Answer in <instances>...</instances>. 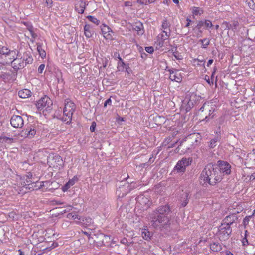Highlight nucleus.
<instances>
[{
    "label": "nucleus",
    "mask_w": 255,
    "mask_h": 255,
    "mask_svg": "<svg viewBox=\"0 0 255 255\" xmlns=\"http://www.w3.org/2000/svg\"><path fill=\"white\" fill-rule=\"evenodd\" d=\"M170 212V209L168 205L157 208L150 214L151 226L156 229L160 230L169 227L170 223L168 215Z\"/></svg>",
    "instance_id": "nucleus-1"
},
{
    "label": "nucleus",
    "mask_w": 255,
    "mask_h": 255,
    "mask_svg": "<svg viewBox=\"0 0 255 255\" xmlns=\"http://www.w3.org/2000/svg\"><path fill=\"white\" fill-rule=\"evenodd\" d=\"M200 179L204 184L215 185L221 181V174L215 165L210 163L206 165L202 170Z\"/></svg>",
    "instance_id": "nucleus-2"
},
{
    "label": "nucleus",
    "mask_w": 255,
    "mask_h": 255,
    "mask_svg": "<svg viewBox=\"0 0 255 255\" xmlns=\"http://www.w3.org/2000/svg\"><path fill=\"white\" fill-rule=\"evenodd\" d=\"M201 138L197 133H194L186 137L180 142V144L176 150L179 151L181 150L182 153L187 152L192 150L200 143Z\"/></svg>",
    "instance_id": "nucleus-3"
},
{
    "label": "nucleus",
    "mask_w": 255,
    "mask_h": 255,
    "mask_svg": "<svg viewBox=\"0 0 255 255\" xmlns=\"http://www.w3.org/2000/svg\"><path fill=\"white\" fill-rule=\"evenodd\" d=\"M75 108L76 106L73 102L69 99H66L65 101V106L63 110V115L60 119L62 121L65 122L67 124L70 123Z\"/></svg>",
    "instance_id": "nucleus-4"
},
{
    "label": "nucleus",
    "mask_w": 255,
    "mask_h": 255,
    "mask_svg": "<svg viewBox=\"0 0 255 255\" xmlns=\"http://www.w3.org/2000/svg\"><path fill=\"white\" fill-rule=\"evenodd\" d=\"M214 111L215 108L212 107V105L205 103L199 109V114L202 117H205L203 120L208 121L214 117Z\"/></svg>",
    "instance_id": "nucleus-5"
},
{
    "label": "nucleus",
    "mask_w": 255,
    "mask_h": 255,
    "mask_svg": "<svg viewBox=\"0 0 255 255\" xmlns=\"http://www.w3.org/2000/svg\"><path fill=\"white\" fill-rule=\"evenodd\" d=\"M232 232L231 226L228 224L222 223L219 227L218 236L221 240H226L229 238Z\"/></svg>",
    "instance_id": "nucleus-6"
},
{
    "label": "nucleus",
    "mask_w": 255,
    "mask_h": 255,
    "mask_svg": "<svg viewBox=\"0 0 255 255\" xmlns=\"http://www.w3.org/2000/svg\"><path fill=\"white\" fill-rule=\"evenodd\" d=\"M215 166L218 169L221 174V180L224 175H228L231 173V165L227 162L219 160Z\"/></svg>",
    "instance_id": "nucleus-7"
},
{
    "label": "nucleus",
    "mask_w": 255,
    "mask_h": 255,
    "mask_svg": "<svg viewBox=\"0 0 255 255\" xmlns=\"http://www.w3.org/2000/svg\"><path fill=\"white\" fill-rule=\"evenodd\" d=\"M16 52L14 50H9V52L6 57H8L10 60L12 61V64L13 65V67L15 69H19L24 67V59L22 60V62H20V59H17L16 57Z\"/></svg>",
    "instance_id": "nucleus-8"
},
{
    "label": "nucleus",
    "mask_w": 255,
    "mask_h": 255,
    "mask_svg": "<svg viewBox=\"0 0 255 255\" xmlns=\"http://www.w3.org/2000/svg\"><path fill=\"white\" fill-rule=\"evenodd\" d=\"M192 160V159L190 158H182L181 160L178 161L174 170L178 173L185 172L186 168L191 164Z\"/></svg>",
    "instance_id": "nucleus-9"
},
{
    "label": "nucleus",
    "mask_w": 255,
    "mask_h": 255,
    "mask_svg": "<svg viewBox=\"0 0 255 255\" xmlns=\"http://www.w3.org/2000/svg\"><path fill=\"white\" fill-rule=\"evenodd\" d=\"M195 103V101L194 99H192V96L187 95L182 101L180 110L185 112L189 111L193 107Z\"/></svg>",
    "instance_id": "nucleus-10"
},
{
    "label": "nucleus",
    "mask_w": 255,
    "mask_h": 255,
    "mask_svg": "<svg viewBox=\"0 0 255 255\" xmlns=\"http://www.w3.org/2000/svg\"><path fill=\"white\" fill-rule=\"evenodd\" d=\"M52 105L51 99L47 96H44L39 99L36 103V107L38 109L41 110L44 108L47 109Z\"/></svg>",
    "instance_id": "nucleus-11"
},
{
    "label": "nucleus",
    "mask_w": 255,
    "mask_h": 255,
    "mask_svg": "<svg viewBox=\"0 0 255 255\" xmlns=\"http://www.w3.org/2000/svg\"><path fill=\"white\" fill-rule=\"evenodd\" d=\"M36 133V128L35 126L30 125L27 127L24 130L21 132L22 136L24 137H27L28 138H33Z\"/></svg>",
    "instance_id": "nucleus-12"
},
{
    "label": "nucleus",
    "mask_w": 255,
    "mask_h": 255,
    "mask_svg": "<svg viewBox=\"0 0 255 255\" xmlns=\"http://www.w3.org/2000/svg\"><path fill=\"white\" fill-rule=\"evenodd\" d=\"M10 123L15 128H20L24 124V121L20 116L13 115L10 120Z\"/></svg>",
    "instance_id": "nucleus-13"
},
{
    "label": "nucleus",
    "mask_w": 255,
    "mask_h": 255,
    "mask_svg": "<svg viewBox=\"0 0 255 255\" xmlns=\"http://www.w3.org/2000/svg\"><path fill=\"white\" fill-rule=\"evenodd\" d=\"M20 183L19 185L22 187H25L26 189L34 190L33 184H34L35 182L32 180H27L24 177H20Z\"/></svg>",
    "instance_id": "nucleus-14"
},
{
    "label": "nucleus",
    "mask_w": 255,
    "mask_h": 255,
    "mask_svg": "<svg viewBox=\"0 0 255 255\" xmlns=\"http://www.w3.org/2000/svg\"><path fill=\"white\" fill-rule=\"evenodd\" d=\"M121 186L122 187H119V188L117 190V194H118L119 196H120V194H119V192H121L122 191H124V192L122 194V197L130 192L133 189L135 188L134 186H132L131 184L129 185L128 183H125L124 185H122Z\"/></svg>",
    "instance_id": "nucleus-15"
},
{
    "label": "nucleus",
    "mask_w": 255,
    "mask_h": 255,
    "mask_svg": "<svg viewBox=\"0 0 255 255\" xmlns=\"http://www.w3.org/2000/svg\"><path fill=\"white\" fill-rule=\"evenodd\" d=\"M239 212L238 211H236L230 215L227 216L223 220L224 223L228 224L230 226L231 225L238 220V217L236 216V214Z\"/></svg>",
    "instance_id": "nucleus-16"
},
{
    "label": "nucleus",
    "mask_w": 255,
    "mask_h": 255,
    "mask_svg": "<svg viewBox=\"0 0 255 255\" xmlns=\"http://www.w3.org/2000/svg\"><path fill=\"white\" fill-rule=\"evenodd\" d=\"M88 5V3L83 0L78 1L75 5V10L79 13L82 14L84 13L86 6Z\"/></svg>",
    "instance_id": "nucleus-17"
},
{
    "label": "nucleus",
    "mask_w": 255,
    "mask_h": 255,
    "mask_svg": "<svg viewBox=\"0 0 255 255\" xmlns=\"http://www.w3.org/2000/svg\"><path fill=\"white\" fill-rule=\"evenodd\" d=\"M101 30L105 38L108 40H112L113 39L112 35L113 32L108 26L104 25L103 27L101 28Z\"/></svg>",
    "instance_id": "nucleus-18"
},
{
    "label": "nucleus",
    "mask_w": 255,
    "mask_h": 255,
    "mask_svg": "<svg viewBox=\"0 0 255 255\" xmlns=\"http://www.w3.org/2000/svg\"><path fill=\"white\" fill-rule=\"evenodd\" d=\"M132 29L137 31L138 35H142L144 32L143 24L140 22H135L132 26Z\"/></svg>",
    "instance_id": "nucleus-19"
},
{
    "label": "nucleus",
    "mask_w": 255,
    "mask_h": 255,
    "mask_svg": "<svg viewBox=\"0 0 255 255\" xmlns=\"http://www.w3.org/2000/svg\"><path fill=\"white\" fill-rule=\"evenodd\" d=\"M141 235L144 240L149 241L151 239L153 234L149 232L148 229L144 228L142 229Z\"/></svg>",
    "instance_id": "nucleus-20"
},
{
    "label": "nucleus",
    "mask_w": 255,
    "mask_h": 255,
    "mask_svg": "<svg viewBox=\"0 0 255 255\" xmlns=\"http://www.w3.org/2000/svg\"><path fill=\"white\" fill-rule=\"evenodd\" d=\"M169 78L172 81H175L178 83L181 82L182 79V76L181 75V74L179 72V70H178L174 74H171L169 76Z\"/></svg>",
    "instance_id": "nucleus-21"
},
{
    "label": "nucleus",
    "mask_w": 255,
    "mask_h": 255,
    "mask_svg": "<svg viewBox=\"0 0 255 255\" xmlns=\"http://www.w3.org/2000/svg\"><path fill=\"white\" fill-rule=\"evenodd\" d=\"M84 34L86 37L90 38L92 37L93 34V30L92 28V26L90 24H86L84 28Z\"/></svg>",
    "instance_id": "nucleus-22"
},
{
    "label": "nucleus",
    "mask_w": 255,
    "mask_h": 255,
    "mask_svg": "<svg viewBox=\"0 0 255 255\" xmlns=\"http://www.w3.org/2000/svg\"><path fill=\"white\" fill-rule=\"evenodd\" d=\"M52 161L54 162V164H53L54 167L62 166V165L63 164V160H62L61 157L58 155L54 156L53 157ZM51 164H53V163H51Z\"/></svg>",
    "instance_id": "nucleus-23"
},
{
    "label": "nucleus",
    "mask_w": 255,
    "mask_h": 255,
    "mask_svg": "<svg viewBox=\"0 0 255 255\" xmlns=\"http://www.w3.org/2000/svg\"><path fill=\"white\" fill-rule=\"evenodd\" d=\"M18 95L21 98H26L31 95V91L28 89H24L18 92Z\"/></svg>",
    "instance_id": "nucleus-24"
},
{
    "label": "nucleus",
    "mask_w": 255,
    "mask_h": 255,
    "mask_svg": "<svg viewBox=\"0 0 255 255\" xmlns=\"http://www.w3.org/2000/svg\"><path fill=\"white\" fill-rule=\"evenodd\" d=\"M14 142V139L12 137H8L5 136H2L0 137V143H6L10 144Z\"/></svg>",
    "instance_id": "nucleus-25"
},
{
    "label": "nucleus",
    "mask_w": 255,
    "mask_h": 255,
    "mask_svg": "<svg viewBox=\"0 0 255 255\" xmlns=\"http://www.w3.org/2000/svg\"><path fill=\"white\" fill-rule=\"evenodd\" d=\"M210 249L214 252H219L221 250L222 247L219 243L214 242L210 245Z\"/></svg>",
    "instance_id": "nucleus-26"
},
{
    "label": "nucleus",
    "mask_w": 255,
    "mask_h": 255,
    "mask_svg": "<svg viewBox=\"0 0 255 255\" xmlns=\"http://www.w3.org/2000/svg\"><path fill=\"white\" fill-rule=\"evenodd\" d=\"M67 217L69 219H77V221H76V222L78 224L80 223L81 220V217H78L77 213L76 212H71L68 213L67 215Z\"/></svg>",
    "instance_id": "nucleus-27"
},
{
    "label": "nucleus",
    "mask_w": 255,
    "mask_h": 255,
    "mask_svg": "<svg viewBox=\"0 0 255 255\" xmlns=\"http://www.w3.org/2000/svg\"><path fill=\"white\" fill-rule=\"evenodd\" d=\"M74 183L75 181L74 179L70 180L62 187V191L63 192L67 191L71 186L74 184Z\"/></svg>",
    "instance_id": "nucleus-28"
},
{
    "label": "nucleus",
    "mask_w": 255,
    "mask_h": 255,
    "mask_svg": "<svg viewBox=\"0 0 255 255\" xmlns=\"http://www.w3.org/2000/svg\"><path fill=\"white\" fill-rule=\"evenodd\" d=\"M117 68L119 71H123L125 70V69H126V65L123 61V60L121 58V57H119V62L118 63Z\"/></svg>",
    "instance_id": "nucleus-29"
},
{
    "label": "nucleus",
    "mask_w": 255,
    "mask_h": 255,
    "mask_svg": "<svg viewBox=\"0 0 255 255\" xmlns=\"http://www.w3.org/2000/svg\"><path fill=\"white\" fill-rule=\"evenodd\" d=\"M37 51L39 52L40 56L42 58H44L46 57V52L42 48V44L40 43H37Z\"/></svg>",
    "instance_id": "nucleus-30"
},
{
    "label": "nucleus",
    "mask_w": 255,
    "mask_h": 255,
    "mask_svg": "<svg viewBox=\"0 0 255 255\" xmlns=\"http://www.w3.org/2000/svg\"><path fill=\"white\" fill-rule=\"evenodd\" d=\"M220 141V138L218 136L215 137L210 141L209 146L211 148H214L217 145V143Z\"/></svg>",
    "instance_id": "nucleus-31"
},
{
    "label": "nucleus",
    "mask_w": 255,
    "mask_h": 255,
    "mask_svg": "<svg viewBox=\"0 0 255 255\" xmlns=\"http://www.w3.org/2000/svg\"><path fill=\"white\" fill-rule=\"evenodd\" d=\"M192 12L193 14L198 15L202 14L203 13V10L199 7H192Z\"/></svg>",
    "instance_id": "nucleus-32"
},
{
    "label": "nucleus",
    "mask_w": 255,
    "mask_h": 255,
    "mask_svg": "<svg viewBox=\"0 0 255 255\" xmlns=\"http://www.w3.org/2000/svg\"><path fill=\"white\" fill-rule=\"evenodd\" d=\"M199 42L202 43V48L206 49L210 44V40L207 38L199 40Z\"/></svg>",
    "instance_id": "nucleus-33"
},
{
    "label": "nucleus",
    "mask_w": 255,
    "mask_h": 255,
    "mask_svg": "<svg viewBox=\"0 0 255 255\" xmlns=\"http://www.w3.org/2000/svg\"><path fill=\"white\" fill-rule=\"evenodd\" d=\"M81 223H82L86 226L90 225L93 223L92 219L91 218H81Z\"/></svg>",
    "instance_id": "nucleus-34"
},
{
    "label": "nucleus",
    "mask_w": 255,
    "mask_h": 255,
    "mask_svg": "<svg viewBox=\"0 0 255 255\" xmlns=\"http://www.w3.org/2000/svg\"><path fill=\"white\" fill-rule=\"evenodd\" d=\"M188 193L186 192V193H184L183 194V196H182V198L183 199V201L181 203V205L182 206V207H185L186 206V205L188 204Z\"/></svg>",
    "instance_id": "nucleus-35"
},
{
    "label": "nucleus",
    "mask_w": 255,
    "mask_h": 255,
    "mask_svg": "<svg viewBox=\"0 0 255 255\" xmlns=\"http://www.w3.org/2000/svg\"><path fill=\"white\" fill-rule=\"evenodd\" d=\"M230 28H231V30H236L239 26V22L237 20H234L231 21L230 22Z\"/></svg>",
    "instance_id": "nucleus-36"
},
{
    "label": "nucleus",
    "mask_w": 255,
    "mask_h": 255,
    "mask_svg": "<svg viewBox=\"0 0 255 255\" xmlns=\"http://www.w3.org/2000/svg\"><path fill=\"white\" fill-rule=\"evenodd\" d=\"M87 18L89 21H90L91 22L97 25H98L100 23V21L99 20H98L96 17H95L93 16H91V15L87 16Z\"/></svg>",
    "instance_id": "nucleus-37"
},
{
    "label": "nucleus",
    "mask_w": 255,
    "mask_h": 255,
    "mask_svg": "<svg viewBox=\"0 0 255 255\" xmlns=\"http://www.w3.org/2000/svg\"><path fill=\"white\" fill-rule=\"evenodd\" d=\"M9 52V49L5 46L0 47V54L7 56L8 53Z\"/></svg>",
    "instance_id": "nucleus-38"
},
{
    "label": "nucleus",
    "mask_w": 255,
    "mask_h": 255,
    "mask_svg": "<svg viewBox=\"0 0 255 255\" xmlns=\"http://www.w3.org/2000/svg\"><path fill=\"white\" fill-rule=\"evenodd\" d=\"M170 26V23L167 20H164L162 23V28L163 29L166 30L169 29Z\"/></svg>",
    "instance_id": "nucleus-39"
},
{
    "label": "nucleus",
    "mask_w": 255,
    "mask_h": 255,
    "mask_svg": "<svg viewBox=\"0 0 255 255\" xmlns=\"http://www.w3.org/2000/svg\"><path fill=\"white\" fill-rule=\"evenodd\" d=\"M10 76V74L9 73L1 72V73L0 74V77L3 79L4 80L8 79Z\"/></svg>",
    "instance_id": "nucleus-40"
},
{
    "label": "nucleus",
    "mask_w": 255,
    "mask_h": 255,
    "mask_svg": "<svg viewBox=\"0 0 255 255\" xmlns=\"http://www.w3.org/2000/svg\"><path fill=\"white\" fill-rule=\"evenodd\" d=\"M158 39H160L159 41V45H163L164 41L168 38H165V35L163 34H159L158 36Z\"/></svg>",
    "instance_id": "nucleus-41"
},
{
    "label": "nucleus",
    "mask_w": 255,
    "mask_h": 255,
    "mask_svg": "<svg viewBox=\"0 0 255 255\" xmlns=\"http://www.w3.org/2000/svg\"><path fill=\"white\" fill-rule=\"evenodd\" d=\"M204 25V21H202V20L199 21H198L196 27L193 29H195L196 28V29L199 30V32L200 33H202V31H201L200 30L202 28V27Z\"/></svg>",
    "instance_id": "nucleus-42"
},
{
    "label": "nucleus",
    "mask_w": 255,
    "mask_h": 255,
    "mask_svg": "<svg viewBox=\"0 0 255 255\" xmlns=\"http://www.w3.org/2000/svg\"><path fill=\"white\" fill-rule=\"evenodd\" d=\"M204 24L206 27L211 28L213 26L211 21L209 20L204 21Z\"/></svg>",
    "instance_id": "nucleus-43"
},
{
    "label": "nucleus",
    "mask_w": 255,
    "mask_h": 255,
    "mask_svg": "<svg viewBox=\"0 0 255 255\" xmlns=\"http://www.w3.org/2000/svg\"><path fill=\"white\" fill-rule=\"evenodd\" d=\"M222 25L225 27V29L230 30L231 29L230 28V23L228 22L227 21H224L223 22Z\"/></svg>",
    "instance_id": "nucleus-44"
},
{
    "label": "nucleus",
    "mask_w": 255,
    "mask_h": 255,
    "mask_svg": "<svg viewBox=\"0 0 255 255\" xmlns=\"http://www.w3.org/2000/svg\"><path fill=\"white\" fill-rule=\"evenodd\" d=\"M162 32L165 33V38H168L170 36L171 30L170 29L166 30L163 29Z\"/></svg>",
    "instance_id": "nucleus-45"
},
{
    "label": "nucleus",
    "mask_w": 255,
    "mask_h": 255,
    "mask_svg": "<svg viewBox=\"0 0 255 255\" xmlns=\"http://www.w3.org/2000/svg\"><path fill=\"white\" fill-rule=\"evenodd\" d=\"M252 216V215L245 217V218L243 220V224L244 225L248 224L250 219H251Z\"/></svg>",
    "instance_id": "nucleus-46"
},
{
    "label": "nucleus",
    "mask_w": 255,
    "mask_h": 255,
    "mask_svg": "<svg viewBox=\"0 0 255 255\" xmlns=\"http://www.w3.org/2000/svg\"><path fill=\"white\" fill-rule=\"evenodd\" d=\"M145 50L147 52L150 54L152 53L154 51L153 47L152 46L146 47Z\"/></svg>",
    "instance_id": "nucleus-47"
},
{
    "label": "nucleus",
    "mask_w": 255,
    "mask_h": 255,
    "mask_svg": "<svg viewBox=\"0 0 255 255\" xmlns=\"http://www.w3.org/2000/svg\"><path fill=\"white\" fill-rule=\"evenodd\" d=\"M96 126V123L95 122H93L91 124L90 127V130L91 132L95 131Z\"/></svg>",
    "instance_id": "nucleus-48"
},
{
    "label": "nucleus",
    "mask_w": 255,
    "mask_h": 255,
    "mask_svg": "<svg viewBox=\"0 0 255 255\" xmlns=\"http://www.w3.org/2000/svg\"><path fill=\"white\" fill-rule=\"evenodd\" d=\"M46 6L49 8L51 7L53 5L52 0H45Z\"/></svg>",
    "instance_id": "nucleus-49"
},
{
    "label": "nucleus",
    "mask_w": 255,
    "mask_h": 255,
    "mask_svg": "<svg viewBox=\"0 0 255 255\" xmlns=\"http://www.w3.org/2000/svg\"><path fill=\"white\" fill-rule=\"evenodd\" d=\"M248 4H249V7L251 9L255 10V4L253 3V1L252 0H251L250 1H249L248 2Z\"/></svg>",
    "instance_id": "nucleus-50"
},
{
    "label": "nucleus",
    "mask_w": 255,
    "mask_h": 255,
    "mask_svg": "<svg viewBox=\"0 0 255 255\" xmlns=\"http://www.w3.org/2000/svg\"><path fill=\"white\" fill-rule=\"evenodd\" d=\"M45 68V65L44 64H41L38 68V71L39 73H42L43 72V70Z\"/></svg>",
    "instance_id": "nucleus-51"
},
{
    "label": "nucleus",
    "mask_w": 255,
    "mask_h": 255,
    "mask_svg": "<svg viewBox=\"0 0 255 255\" xmlns=\"http://www.w3.org/2000/svg\"><path fill=\"white\" fill-rule=\"evenodd\" d=\"M64 207L65 208H66V209L63 210V212L64 213L67 212L71 210L72 208H73V207L71 205H68L65 206Z\"/></svg>",
    "instance_id": "nucleus-52"
},
{
    "label": "nucleus",
    "mask_w": 255,
    "mask_h": 255,
    "mask_svg": "<svg viewBox=\"0 0 255 255\" xmlns=\"http://www.w3.org/2000/svg\"><path fill=\"white\" fill-rule=\"evenodd\" d=\"M172 55L177 60H180L182 59L181 56L178 53V52H176L174 54H172Z\"/></svg>",
    "instance_id": "nucleus-53"
},
{
    "label": "nucleus",
    "mask_w": 255,
    "mask_h": 255,
    "mask_svg": "<svg viewBox=\"0 0 255 255\" xmlns=\"http://www.w3.org/2000/svg\"><path fill=\"white\" fill-rule=\"evenodd\" d=\"M23 177L25 178L27 180H32V175L31 173L29 172L27 175L23 176Z\"/></svg>",
    "instance_id": "nucleus-54"
},
{
    "label": "nucleus",
    "mask_w": 255,
    "mask_h": 255,
    "mask_svg": "<svg viewBox=\"0 0 255 255\" xmlns=\"http://www.w3.org/2000/svg\"><path fill=\"white\" fill-rule=\"evenodd\" d=\"M137 2L142 5H147V0H137Z\"/></svg>",
    "instance_id": "nucleus-55"
},
{
    "label": "nucleus",
    "mask_w": 255,
    "mask_h": 255,
    "mask_svg": "<svg viewBox=\"0 0 255 255\" xmlns=\"http://www.w3.org/2000/svg\"><path fill=\"white\" fill-rule=\"evenodd\" d=\"M141 199L143 200V203H146V201H148V200L147 198H144L142 196H139L138 197V200L139 202L140 201Z\"/></svg>",
    "instance_id": "nucleus-56"
},
{
    "label": "nucleus",
    "mask_w": 255,
    "mask_h": 255,
    "mask_svg": "<svg viewBox=\"0 0 255 255\" xmlns=\"http://www.w3.org/2000/svg\"><path fill=\"white\" fill-rule=\"evenodd\" d=\"M111 103H112V101H111V98H110L108 99L107 100H106V101L104 103V107H105L107 106V105H111Z\"/></svg>",
    "instance_id": "nucleus-57"
},
{
    "label": "nucleus",
    "mask_w": 255,
    "mask_h": 255,
    "mask_svg": "<svg viewBox=\"0 0 255 255\" xmlns=\"http://www.w3.org/2000/svg\"><path fill=\"white\" fill-rule=\"evenodd\" d=\"M171 137H169V138H167V139H165V140L163 142V144L164 145H166L167 144H168V143H169V142L171 141Z\"/></svg>",
    "instance_id": "nucleus-58"
},
{
    "label": "nucleus",
    "mask_w": 255,
    "mask_h": 255,
    "mask_svg": "<svg viewBox=\"0 0 255 255\" xmlns=\"http://www.w3.org/2000/svg\"><path fill=\"white\" fill-rule=\"evenodd\" d=\"M9 218L14 219L15 218V216H16V214L15 212H11L9 214Z\"/></svg>",
    "instance_id": "nucleus-59"
},
{
    "label": "nucleus",
    "mask_w": 255,
    "mask_h": 255,
    "mask_svg": "<svg viewBox=\"0 0 255 255\" xmlns=\"http://www.w3.org/2000/svg\"><path fill=\"white\" fill-rule=\"evenodd\" d=\"M70 222L68 221H66L62 224V227L63 228L67 227L70 225Z\"/></svg>",
    "instance_id": "nucleus-60"
},
{
    "label": "nucleus",
    "mask_w": 255,
    "mask_h": 255,
    "mask_svg": "<svg viewBox=\"0 0 255 255\" xmlns=\"http://www.w3.org/2000/svg\"><path fill=\"white\" fill-rule=\"evenodd\" d=\"M169 52L172 53V54H174L177 52V47H172L170 50Z\"/></svg>",
    "instance_id": "nucleus-61"
},
{
    "label": "nucleus",
    "mask_w": 255,
    "mask_h": 255,
    "mask_svg": "<svg viewBox=\"0 0 255 255\" xmlns=\"http://www.w3.org/2000/svg\"><path fill=\"white\" fill-rule=\"evenodd\" d=\"M178 71V70L176 69H169L168 70V71L170 73V75L171 74H174L175 72H176L177 71Z\"/></svg>",
    "instance_id": "nucleus-62"
},
{
    "label": "nucleus",
    "mask_w": 255,
    "mask_h": 255,
    "mask_svg": "<svg viewBox=\"0 0 255 255\" xmlns=\"http://www.w3.org/2000/svg\"><path fill=\"white\" fill-rule=\"evenodd\" d=\"M242 244H243V245H244V246L248 245V240H247L246 237H245L243 239V240H242Z\"/></svg>",
    "instance_id": "nucleus-63"
},
{
    "label": "nucleus",
    "mask_w": 255,
    "mask_h": 255,
    "mask_svg": "<svg viewBox=\"0 0 255 255\" xmlns=\"http://www.w3.org/2000/svg\"><path fill=\"white\" fill-rule=\"evenodd\" d=\"M255 179V173H253L250 175L249 180L250 181H252V180H254Z\"/></svg>",
    "instance_id": "nucleus-64"
}]
</instances>
